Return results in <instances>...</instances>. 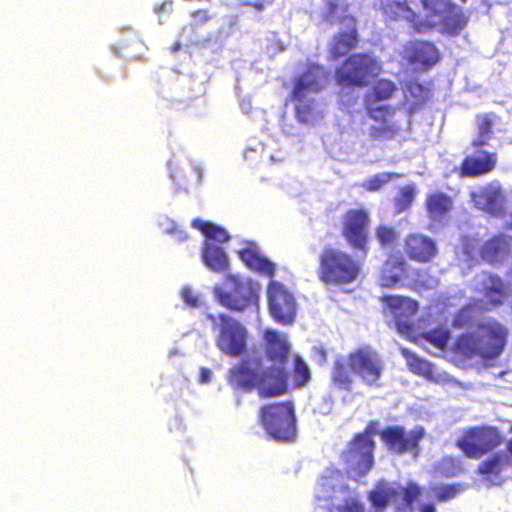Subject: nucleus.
<instances>
[{
  "mask_svg": "<svg viewBox=\"0 0 512 512\" xmlns=\"http://www.w3.org/2000/svg\"><path fill=\"white\" fill-rule=\"evenodd\" d=\"M262 352L245 354L226 374L228 385L237 391H257L260 398H275L287 394L291 388L299 389L311 380L308 364L300 355L292 360V370L287 371L291 345L284 335L267 329L263 333Z\"/></svg>",
  "mask_w": 512,
  "mask_h": 512,
  "instance_id": "obj_1",
  "label": "nucleus"
},
{
  "mask_svg": "<svg viewBox=\"0 0 512 512\" xmlns=\"http://www.w3.org/2000/svg\"><path fill=\"white\" fill-rule=\"evenodd\" d=\"M476 335L472 332L460 334L454 343V352L465 358L480 357L493 360L504 351L509 336L508 328L495 319L477 324Z\"/></svg>",
  "mask_w": 512,
  "mask_h": 512,
  "instance_id": "obj_2",
  "label": "nucleus"
},
{
  "mask_svg": "<svg viewBox=\"0 0 512 512\" xmlns=\"http://www.w3.org/2000/svg\"><path fill=\"white\" fill-rule=\"evenodd\" d=\"M397 91V85L390 79L381 78L374 82L371 90L364 96V109L367 116L378 123L369 129V135L374 140H390L401 131L393 118L397 108L392 105L375 104V102L390 100Z\"/></svg>",
  "mask_w": 512,
  "mask_h": 512,
  "instance_id": "obj_3",
  "label": "nucleus"
},
{
  "mask_svg": "<svg viewBox=\"0 0 512 512\" xmlns=\"http://www.w3.org/2000/svg\"><path fill=\"white\" fill-rule=\"evenodd\" d=\"M361 270V262L351 253L326 246L319 254L316 274L325 286L343 287L355 282Z\"/></svg>",
  "mask_w": 512,
  "mask_h": 512,
  "instance_id": "obj_4",
  "label": "nucleus"
},
{
  "mask_svg": "<svg viewBox=\"0 0 512 512\" xmlns=\"http://www.w3.org/2000/svg\"><path fill=\"white\" fill-rule=\"evenodd\" d=\"M381 61L372 52L351 53L336 67L334 77L342 88L368 87L381 74Z\"/></svg>",
  "mask_w": 512,
  "mask_h": 512,
  "instance_id": "obj_5",
  "label": "nucleus"
},
{
  "mask_svg": "<svg viewBox=\"0 0 512 512\" xmlns=\"http://www.w3.org/2000/svg\"><path fill=\"white\" fill-rule=\"evenodd\" d=\"M206 318L216 332L215 345L220 352L231 358L246 353L248 330L239 320L226 313H208Z\"/></svg>",
  "mask_w": 512,
  "mask_h": 512,
  "instance_id": "obj_6",
  "label": "nucleus"
},
{
  "mask_svg": "<svg viewBox=\"0 0 512 512\" xmlns=\"http://www.w3.org/2000/svg\"><path fill=\"white\" fill-rule=\"evenodd\" d=\"M259 421L267 434L279 442L296 437V416L291 401L268 403L259 409Z\"/></svg>",
  "mask_w": 512,
  "mask_h": 512,
  "instance_id": "obj_7",
  "label": "nucleus"
},
{
  "mask_svg": "<svg viewBox=\"0 0 512 512\" xmlns=\"http://www.w3.org/2000/svg\"><path fill=\"white\" fill-rule=\"evenodd\" d=\"M225 280L231 284L229 291L220 286H215L213 289L219 304L235 312L258 308L259 287L253 281L245 280L238 275H227Z\"/></svg>",
  "mask_w": 512,
  "mask_h": 512,
  "instance_id": "obj_8",
  "label": "nucleus"
},
{
  "mask_svg": "<svg viewBox=\"0 0 512 512\" xmlns=\"http://www.w3.org/2000/svg\"><path fill=\"white\" fill-rule=\"evenodd\" d=\"M503 441L504 437L497 427L475 426L465 430L456 445L466 457L479 459Z\"/></svg>",
  "mask_w": 512,
  "mask_h": 512,
  "instance_id": "obj_9",
  "label": "nucleus"
},
{
  "mask_svg": "<svg viewBox=\"0 0 512 512\" xmlns=\"http://www.w3.org/2000/svg\"><path fill=\"white\" fill-rule=\"evenodd\" d=\"M425 434L422 426L407 431L402 425H389L379 431L380 439L388 451L397 455L410 453L415 457L419 455V444Z\"/></svg>",
  "mask_w": 512,
  "mask_h": 512,
  "instance_id": "obj_10",
  "label": "nucleus"
},
{
  "mask_svg": "<svg viewBox=\"0 0 512 512\" xmlns=\"http://www.w3.org/2000/svg\"><path fill=\"white\" fill-rule=\"evenodd\" d=\"M348 359L356 374L365 385L379 387L384 371V362L376 350L369 345L360 346L350 353Z\"/></svg>",
  "mask_w": 512,
  "mask_h": 512,
  "instance_id": "obj_11",
  "label": "nucleus"
},
{
  "mask_svg": "<svg viewBox=\"0 0 512 512\" xmlns=\"http://www.w3.org/2000/svg\"><path fill=\"white\" fill-rule=\"evenodd\" d=\"M370 214L365 208L348 209L342 219L341 234L354 250L367 252Z\"/></svg>",
  "mask_w": 512,
  "mask_h": 512,
  "instance_id": "obj_12",
  "label": "nucleus"
},
{
  "mask_svg": "<svg viewBox=\"0 0 512 512\" xmlns=\"http://www.w3.org/2000/svg\"><path fill=\"white\" fill-rule=\"evenodd\" d=\"M268 309L273 319L283 325L291 324L297 312L293 294L280 282L270 281L267 286Z\"/></svg>",
  "mask_w": 512,
  "mask_h": 512,
  "instance_id": "obj_13",
  "label": "nucleus"
},
{
  "mask_svg": "<svg viewBox=\"0 0 512 512\" xmlns=\"http://www.w3.org/2000/svg\"><path fill=\"white\" fill-rule=\"evenodd\" d=\"M375 447V442H369L354 434L346 449L342 452L341 458L349 470L355 472L358 476H364L374 465Z\"/></svg>",
  "mask_w": 512,
  "mask_h": 512,
  "instance_id": "obj_14",
  "label": "nucleus"
},
{
  "mask_svg": "<svg viewBox=\"0 0 512 512\" xmlns=\"http://www.w3.org/2000/svg\"><path fill=\"white\" fill-rule=\"evenodd\" d=\"M410 4V0H380V10L386 19L404 20L418 33L431 28L432 24L414 11Z\"/></svg>",
  "mask_w": 512,
  "mask_h": 512,
  "instance_id": "obj_15",
  "label": "nucleus"
},
{
  "mask_svg": "<svg viewBox=\"0 0 512 512\" xmlns=\"http://www.w3.org/2000/svg\"><path fill=\"white\" fill-rule=\"evenodd\" d=\"M472 148L473 152L467 154L458 167V175L462 178L483 176L496 168V152L484 150L483 146Z\"/></svg>",
  "mask_w": 512,
  "mask_h": 512,
  "instance_id": "obj_16",
  "label": "nucleus"
},
{
  "mask_svg": "<svg viewBox=\"0 0 512 512\" xmlns=\"http://www.w3.org/2000/svg\"><path fill=\"white\" fill-rule=\"evenodd\" d=\"M340 23L345 25L344 30L337 32L329 45V54L336 60L357 48L359 44L358 20L354 15H344Z\"/></svg>",
  "mask_w": 512,
  "mask_h": 512,
  "instance_id": "obj_17",
  "label": "nucleus"
},
{
  "mask_svg": "<svg viewBox=\"0 0 512 512\" xmlns=\"http://www.w3.org/2000/svg\"><path fill=\"white\" fill-rule=\"evenodd\" d=\"M404 58L409 64L428 70L440 61L441 53L432 41L413 40L404 46Z\"/></svg>",
  "mask_w": 512,
  "mask_h": 512,
  "instance_id": "obj_18",
  "label": "nucleus"
},
{
  "mask_svg": "<svg viewBox=\"0 0 512 512\" xmlns=\"http://www.w3.org/2000/svg\"><path fill=\"white\" fill-rule=\"evenodd\" d=\"M478 292L481 298L477 300L479 307L490 311L501 307L508 297V287L501 277L487 274L479 283Z\"/></svg>",
  "mask_w": 512,
  "mask_h": 512,
  "instance_id": "obj_19",
  "label": "nucleus"
},
{
  "mask_svg": "<svg viewBox=\"0 0 512 512\" xmlns=\"http://www.w3.org/2000/svg\"><path fill=\"white\" fill-rule=\"evenodd\" d=\"M328 72L318 65H311L295 81L292 100H304L309 93L320 92L328 83Z\"/></svg>",
  "mask_w": 512,
  "mask_h": 512,
  "instance_id": "obj_20",
  "label": "nucleus"
},
{
  "mask_svg": "<svg viewBox=\"0 0 512 512\" xmlns=\"http://www.w3.org/2000/svg\"><path fill=\"white\" fill-rule=\"evenodd\" d=\"M403 250L410 260L417 263H428L438 253L436 241L421 233L408 234L403 242Z\"/></svg>",
  "mask_w": 512,
  "mask_h": 512,
  "instance_id": "obj_21",
  "label": "nucleus"
},
{
  "mask_svg": "<svg viewBox=\"0 0 512 512\" xmlns=\"http://www.w3.org/2000/svg\"><path fill=\"white\" fill-rule=\"evenodd\" d=\"M512 464L508 454L494 453L477 467V474L493 485H501L504 481L502 472Z\"/></svg>",
  "mask_w": 512,
  "mask_h": 512,
  "instance_id": "obj_22",
  "label": "nucleus"
},
{
  "mask_svg": "<svg viewBox=\"0 0 512 512\" xmlns=\"http://www.w3.org/2000/svg\"><path fill=\"white\" fill-rule=\"evenodd\" d=\"M512 237L494 235L486 240L480 249V257L491 264L502 262L510 253Z\"/></svg>",
  "mask_w": 512,
  "mask_h": 512,
  "instance_id": "obj_23",
  "label": "nucleus"
},
{
  "mask_svg": "<svg viewBox=\"0 0 512 512\" xmlns=\"http://www.w3.org/2000/svg\"><path fill=\"white\" fill-rule=\"evenodd\" d=\"M381 302L393 315L397 325L401 324L402 319L410 318L418 310L417 301L405 296L383 295Z\"/></svg>",
  "mask_w": 512,
  "mask_h": 512,
  "instance_id": "obj_24",
  "label": "nucleus"
},
{
  "mask_svg": "<svg viewBox=\"0 0 512 512\" xmlns=\"http://www.w3.org/2000/svg\"><path fill=\"white\" fill-rule=\"evenodd\" d=\"M442 30L451 36L458 35L467 25L468 16L453 1L438 15Z\"/></svg>",
  "mask_w": 512,
  "mask_h": 512,
  "instance_id": "obj_25",
  "label": "nucleus"
},
{
  "mask_svg": "<svg viewBox=\"0 0 512 512\" xmlns=\"http://www.w3.org/2000/svg\"><path fill=\"white\" fill-rule=\"evenodd\" d=\"M407 263L402 256L391 254L385 260L380 272V285L392 288L406 275Z\"/></svg>",
  "mask_w": 512,
  "mask_h": 512,
  "instance_id": "obj_26",
  "label": "nucleus"
},
{
  "mask_svg": "<svg viewBox=\"0 0 512 512\" xmlns=\"http://www.w3.org/2000/svg\"><path fill=\"white\" fill-rule=\"evenodd\" d=\"M239 257L243 263L252 271L266 277H273L275 274V264L260 253L255 247H245L239 252Z\"/></svg>",
  "mask_w": 512,
  "mask_h": 512,
  "instance_id": "obj_27",
  "label": "nucleus"
},
{
  "mask_svg": "<svg viewBox=\"0 0 512 512\" xmlns=\"http://www.w3.org/2000/svg\"><path fill=\"white\" fill-rule=\"evenodd\" d=\"M428 217L433 221L445 219L453 208V199L443 192L429 193L424 202Z\"/></svg>",
  "mask_w": 512,
  "mask_h": 512,
  "instance_id": "obj_28",
  "label": "nucleus"
},
{
  "mask_svg": "<svg viewBox=\"0 0 512 512\" xmlns=\"http://www.w3.org/2000/svg\"><path fill=\"white\" fill-rule=\"evenodd\" d=\"M353 369L348 359V354L345 358H337L332 367L331 379L335 387L340 390L349 391L353 384Z\"/></svg>",
  "mask_w": 512,
  "mask_h": 512,
  "instance_id": "obj_29",
  "label": "nucleus"
},
{
  "mask_svg": "<svg viewBox=\"0 0 512 512\" xmlns=\"http://www.w3.org/2000/svg\"><path fill=\"white\" fill-rule=\"evenodd\" d=\"M497 118V115L494 113L476 115L477 135L471 141V147L486 146L489 144L490 140L493 137V125Z\"/></svg>",
  "mask_w": 512,
  "mask_h": 512,
  "instance_id": "obj_30",
  "label": "nucleus"
},
{
  "mask_svg": "<svg viewBox=\"0 0 512 512\" xmlns=\"http://www.w3.org/2000/svg\"><path fill=\"white\" fill-rule=\"evenodd\" d=\"M202 258L205 265L214 272H225L228 269L229 262L224 250L211 243H206Z\"/></svg>",
  "mask_w": 512,
  "mask_h": 512,
  "instance_id": "obj_31",
  "label": "nucleus"
},
{
  "mask_svg": "<svg viewBox=\"0 0 512 512\" xmlns=\"http://www.w3.org/2000/svg\"><path fill=\"white\" fill-rule=\"evenodd\" d=\"M349 3L347 0H324V10L321 18L324 22L334 24L344 15H348Z\"/></svg>",
  "mask_w": 512,
  "mask_h": 512,
  "instance_id": "obj_32",
  "label": "nucleus"
},
{
  "mask_svg": "<svg viewBox=\"0 0 512 512\" xmlns=\"http://www.w3.org/2000/svg\"><path fill=\"white\" fill-rule=\"evenodd\" d=\"M192 226L201 231L209 240L225 243L230 239L229 234L224 228L217 226L212 222L194 219L192 221Z\"/></svg>",
  "mask_w": 512,
  "mask_h": 512,
  "instance_id": "obj_33",
  "label": "nucleus"
},
{
  "mask_svg": "<svg viewBox=\"0 0 512 512\" xmlns=\"http://www.w3.org/2000/svg\"><path fill=\"white\" fill-rule=\"evenodd\" d=\"M402 354L411 372L425 377H431L433 375V365L430 362L406 349L402 351Z\"/></svg>",
  "mask_w": 512,
  "mask_h": 512,
  "instance_id": "obj_34",
  "label": "nucleus"
},
{
  "mask_svg": "<svg viewBox=\"0 0 512 512\" xmlns=\"http://www.w3.org/2000/svg\"><path fill=\"white\" fill-rule=\"evenodd\" d=\"M416 196V187L414 184H407L399 188L396 197L393 200L396 213L407 211Z\"/></svg>",
  "mask_w": 512,
  "mask_h": 512,
  "instance_id": "obj_35",
  "label": "nucleus"
},
{
  "mask_svg": "<svg viewBox=\"0 0 512 512\" xmlns=\"http://www.w3.org/2000/svg\"><path fill=\"white\" fill-rule=\"evenodd\" d=\"M401 175L394 172H382L373 175L362 183V187L368 192H377L391 180L400 178Z\"/></svg>",
  "mask_w": 512,
  "mask_h": 512,
  "instance_id": "obj_36",
  "label": "nucleus"
},
{
  "mask_svg": "<svg viewBox=\"0 0 512 512\" xmlns=\"http://www.w3.org/2000/svg\"><path fill=\"white\" fill-rule=\"evenodd\" d=\"M422 337L434 347L444 350L451 338V334L446 328H435L425 332Z\"/></svg>",
  "mask_w": 512,
  "mask_h": 512,
  "instance_id": "obj_37",
  "label": "nucleus"
},
{
  "mask_svg": "<svg viewBox=\"0 0 512 512\" xmlns=\"http://www.w3.org/2000/svg\"><path fill=\"white\" fill-rule=\"evenodd\" d=\"M375 236L382 247L394 246L399 239L398 231L394 227L387 225H378L375 230Z\"/></svg>",
  "mask_w": 512,
  "mask_h": 512,
  "instance_id": "obj_38",
  "label": "nucleus"
},
{
  "mask_svg": "<svg viewBox=\"0 0 512 512\" xmlns=\"http://www.w3.org/2000/svg\"><path fill=\"white\" fill-rule=\"evenodd\" d=\"M407 91L410 97L413 99L412 105L415 108L424 105L427 102L430 94L429 89L426 86L416 81L408 83Z\"/></svg>",
  "mask_w": 512,
  "mask_h": 512,
  "instance_id": "obj_39",
  "label": "nucleus"
},
{
  "mask_svg": "<svg viewBox=\"0 0 512 512\" xmlns=\"http://www.w3.org/2000/svg\"><path fill=\"white\" fill-rule=\"evenodd\" d=\"M474 307L471 304L465 305L460 308L452 319V327L454 328H465L472 324L474 319Z\"/></svg>",
  "mask_w": 512,
  "mask_h": 512,
  "instance_id": "obj_40",
  "label": "nucleus"
},
{
  "mask_svg": "<svg viewBox=\"0 0 512 512\" xmlns=\"http://www.w3.org/2000/svg\"><path fill=\"white\" fill-rule=\"evenodd\" d=\"M297 102L295 113L297 119L302 123H309L314 115L315 101L311 100H295Z\"/></svg>",
  "mask_w": 512,
  "mask_h": 512,
  "instance_id": "obj_41",
  "label": "nucleus"
},
{
  "mask_svg": "<svg viewBox=\"0 0 512 512\" xmlns=\"http://www.w3.org/2000/svg\"><path fill=\"white\" fill-rule=\"evenodd\" d=\"M463 490L460 484L443 485L435 491V498L439 502L449 501L455 498Z\"/></svg>",
  "mask_w": 512,
  "mask_h": 512,
  "instance_id": "obj_42",
  "label": "nucleus"
},
{
  "mask_svg": "<svg viewBox=\"0 0 512 512\" xmlns=\"http://www.w3.org/2000/svg\"><path fill=\"white\" fill-rule=\"evenodd\" d=\"M420 2L422 7L427 10L431 16H438L452 0H420Z\"/></svg>",
  "mask_w": 512,
  "mask_h": 512,
  "instance_id": "obj_43",
  "label": "nucleus"
},
{
  "mask_svg": "<svg viewBox=\"0 0 512 512\" xmlns=\"http://www.w3.org/2000/svg\"><path fill=\"white\" fill-rule=\"evenodd\" d=\"M190 17L192 18L191 25L193 27L202 26L211 19L209 10L206 8H199V9H195V10L191 11Z\"/></svg>",
  "mask_w": 512,
  "mask_h": 512,
  "instance_id": "obj_44",
  "label": "nucleus"
},
{
  "mask_svg": "<svg viewBox=\"0 0 512 512\" xmlns=\"http://www.w3.org/2000/svg\"><path fill=\"white\" fill-rule=\"evenodd\" d=\"M379 423L376 420H371L367 423L366 427L362 432H358L355 435L360 436L361 438L368 440L369 442H375L373 440V436L375 434H379L378 432Z\"/></svg>",
  "mask_w": 512,
  "mask_h": 512,
  "instance_id": "obj_45",
  "label": "nucleus"
},
{
  "mask_svg": "<svg viewBox=\"0 0 512 512\" xmlns=\"http://www.w3.org/2000/svg\"><path fill=\"white\" fill-rule=\"evenodd\" d=\"M183 301L190 307L196 308L200 305L198 297L188 287H184L181 291Z\"/></svg>",
  "mask_w": 512,
  "mask_h": 512,
  "instance_id": "obj_46",
  "label": "nucleus"
},
{
  "mask_svg": "<svg viewBox=\"0 0 512 512\" xmlns=\"http://www.w3.org/2000/svg\"><path fill=\"white\" fill-rule=\"evenodd\" d=\"M479 197L483 198L485 200V204L492 208L494 205V198L496 197L494 192L491 191H485L479 195Z\"/></svg>",
  "mask_w": 512,
  "mask_h": 512,
  "instance_id": "obj_47",
  "label": "nucleus"
},
{
  "mask_svg": "<svg viewBox=\"0 0 512 512\" xmlns=\"http://www.w3.org/2000/svg\"><path fill=\"white\" fill-rule=\"evenodd\" d=\"M210 370L207 368H203L201 370V380L202 382H208L210 380Z\"/></svg>",
  "mask_w": 512,
  "mask_h": 512,
  "instance_id": "obj_48",
  "label": "nucleus"
},
{
  "mask_svg": "<svg viewBox=\"0 0 512 512\" xmlns=\"http://www.w3.org/2000/svg\"><path fill=\"white\" fill-rule=\"evenodd\" d=\"M420 512H436V509L433 504H424L420 507Z\"/></svg>",
  "mask_w": 512,
  "mask_h": 512,
  "instance_id": "obj_49",
  "label": "nucleus"
},
{
  "mask_svg": "<svg viewBox=\"0 0 512 512\" xmlns=\"http://www.w3.org/2000/svg\"><path fill=\"white\" fill-rule=\"evenodd\" d=\"M509 432L512 433V425L509 428ZM506 449L509 455L512 456V437L508 440Z\"/></svg>",
  "mask_w": 512,
  "mask_h": 512,
  "instance_id": "obj_50",
  "label": "nucleus"
},
{
  "mask_svg": "<svg viewBox=\"0 0 512 512\" xmlns=\"http://www.w3.org/2000/svg\"><path fill=\"white\" fill-rule=\"evenodd\" d=\"M181 45L178 43V44H175L173 47H172V50L173 51H178L180 49Z\"/></svg>",
  "mask_w": 512,
  "mask_h": 512,
  "instance_id": "obj_51",
  "label": "nucleus"
},
{
  "mask_svg": "<svg viewBox=\"0 0 512 512\" xmlns=\"http://www.w3.org/2000/svg\"><path fill=\"white\" fill-rule=\"evenodd\" d=\"M460 1H461L462 3H466V2H467V0H460Z\"/></svg>",
  "mask_w": 512,
  "mask_h": 512,
  "instance_id": "obj_52",
  "label": "nucleus"
}]
</instances>
